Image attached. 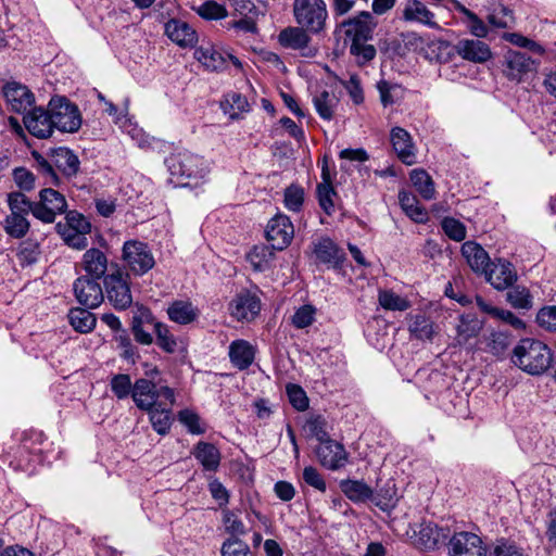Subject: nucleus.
<instances>
[{
	"label": "nucleus",
	"instance_id": "nucleus-56",
	"mask_svg": "<svg viewBox=\"0 0 556 556\" xmlns=\"http://www.w3.org/2000/svg\"><path fill=\"white\" fill-rule=\"evenodd\" d=\"M379 303L380 305L390 311H406L409 307V302L395 294L392 291H381L379 293Z\"/></svg>",
	"mask_w": 556,
	"mask_h": 556
},
{
	"label": "nucleus",
	"instance_id": "nucleus-31",
	"mask_svg": "<svg viewBox=\"0 0 556 556\" xmlns=\"http://www.w3.org/2000/svg\"><path fill=\"white\" fill-rule=\"evenodd\" d=\"M165 34L181 47L190 46L195 40V31L184 21L170 20L165 24Z\"/></svg>",
	"mask_w": 556,
	"mask_h": 556
},
{
	"label": "nucleus",
	"instance_id": "nucleus-49",
	"mask_svg": "<svg viewBox=\"0 0 556 556\" xmlns=\"http://www.w3.org/2000/svg\"><path fill=\"white\" fill-rule=\"evenodd\" d=\"M442 536L444 535L441 533V530L438 528L437 525L432 522H425L420 526L418 532V541L424 548H434Z\"/></svg>",
	"mask_w": 556,
	"mask_h": 556
},
{
	"label": "nucleus",
	"instance_id": "nucleus-38",
	"mask_svg": "<svg viewBox=\"0 0 556 556\" xmlns=\"http://www.w3.org/2000/svg\"><path fill=\"white\" fill-rule=\"evenodd\" d=\"M144 324H153V316L150 309L142 307L139 314L132 316L131 332L135 340L143 345H150L153 342L151 333L143 329Z\"/></svg>",
	"mask_w": 556,
	"mask_h": 556
},
{
	"label": "nucleus",
	"instance_id": "nucleus-9",
	"mask_svg": "<svg viewBox=\"0 0 556 556\" xmlns=\"http://www.w3.org/2000/svg\"><path fill=\"white\" fill-rule=\"evenodd\" d=\"M376 26L377 22L368 11H362L340 24V27L344 30L345 37L349 38L351 42L370 40Z\"/></svg>",
	"mask_w": 556,
	"mask_h": 556
},
{
	"label": "nucleus",
	"instance_id": "nucleus-41",
	"mask_svg": "<svg viewBox=\"0 0 556 556\" xmlns=\"http://www.w3.org/2000/svg\"><path fill=\"white\" fill-rule=\"evenodd\" d=\"M222 108L225 113L229 114L230 118H238L243 112L250 110V104L244 96L239 92H229L225 96L222 102Z\"/></svg>",
	"mask_w": 556,
	"mask_h": 556
},
{
	"label": "nucleus",
	"instance_id": "nucleus-42",
	"mask_svg": "<svg viewBox=\"0 0 556 556\" xmlns=\"http://www.w3.org/2000/svg\"><path fill=\"white\" fill-rule=\"evenodd\" d=\"M377 89L384 108L399 102L404 97V89L401 85L384 79L378 81Z\"/></svg>",
	"mask_w": 556,
	"mask_h": 556
},
{
	"label": "nucleus",
	"instance_id": "nucleus-21",
	"mask_svg": "<svg viewBox=\"0 0 556 556\" xmlns=\"http://www.w3.org/2000/svg\"><path fill=\"white\" fill-rule=\"evenodd\" d=\"M401 18L405 22L421 24L429 28H439L434 13L420 0H406L402 9Z\"/></svg>",
	"mask_w": 556,
	"mask_h": 556
},
{
	"label": "nucleus",
	"instance_id": "nucleus-45",
	"mask_svg": "<svg viewBox=\"0 0 556 556\" xmlns=\"http://www.w3.org/2000/svg\"><path fill=\"white\" fill-rule=\"evenodd\" d=\"M408 330L410 334L418 340L431 341L435 333L433 323L421 314H418L413 318V321L409 325Z\"/></svg>",
	"mask_w": 556,
	"mask_h": 556
},
{
	"label": "nucleus",
	"instance_id": "nucleus-16",
	"mask_svg": "<svg viewBox=\"0 0 556 556\" xmlns=\"http://www.w3.org/2000/svg\"><path fill=\"white\" fill-rule=\"evenodd\" d=\"M315 452L319 463L330 470L343 467L348 460V453L344 446L331 439L321 442Z\"/></svg>",
	"mask_w": 556,
	"mask_h": 556
},
{
	"label": "nucleus",
	"instance_id": "nucleus-28",
	"mask_svg": "<svg viewBox=\"0 0 556 556\" xmlns=\"http://www.w3.org/2000/svg\"><path fill=\"white\" fill-rule=\"evenodd\" d=\"M194 58L208 71L220 72L227 67L226 53L213 45H202L194 51Z\"/></svg>",
	"mask_w": 556,
	"mask_h": 556
},
{
	"label": "nucleus",
	"instance_id": "nucleus-20",
	"mask_svg": "<svg viewBox=\"0 0 556 556\" xmlns=\"http://www.w3.org/2000/svg\"><path fill=\"white\" fill-rule=\"evenodd\" d=\"M3 96L16 113L25 112L35 102L34 93L25 85L16 81L7 83L3 86Z\"/></svg>",
	"mask_w": 556,
	"mask_h": 556
},
{
	"label": "nucleus",
	"instance_id": "nucleus-40",
	"mask_svg": "<svg viewBox=\"0 0 556 556\" xmlns=\"http://www.w3.org/2000/svg\"><path fill=\"white\" fill-rule=\"evenodd\" d=\"M410 181L425 200L434 198V182L425 169H413L410 173Z\"/></svg>",
	"mask_w": 556,
	"mask_h": 556
},
{
	"label": "nucleus",
	"instance_id": "nucleus-48",
	"mask_svg": "<svg viewBox=\"0 0 556 556\" xmlns=\"http://www.w3.org/2000/svg\"><path fill=\"white\" fill-rule=\"evenodd\" d=\"M506 293L507 302L515 308L529 309L532 307V296L526 287L515 286Z\"/></svg>",
	"mask_w": 556,
	"mask_h": 556
},
{
	"label": "nucleus",
	"instance_id": "nucleus-33",
	"mask_svg": "<svg viewBox=\"0 0 556 556\" xmlns=\"http://www.w3.org/2000/svg\"><path fill=\"white\" fill-rule=\"evenodd\" d=\"M340 489L354 503L371 502L372 489L363 480H342Z\"/></svg>",
	"mask_w": 556,
	"mask_h": 556
},
{
	"label": "nucleus",
	"instance_id": "nucleus-55",
	"mask_svg": "<svg viewBox=\"0 0 556 556\" xmlns=\"http://www.w3.org/2000/svg\"><path fill=\"white\" fill-rule=\"evenodd\" d=\"M367 41L351 42L350 53L355 56L358 65H365L375 59L377 51L372 45H367Z\"/></svg>",
	"mask_w": 556,
	"mask_h": 556
},
{
	"label": "nucleus",
	"instance_id": "nucleus-19",
	"mask_svg": "<svg viewBox=\"0 0 556 556\" xmlns=\"http://www.w3.org/2000/svg\"><path fill=\"white\" fill-rule=\"evenodd\" d=\"M390 141L401 162L406 165L416 163V148L407 130L402 127H393L390 132Z\"/></svg>",
	"mask_w": 556,
	"mask_h": 556
},
{
	"label": "nucleus",
	"instance_id": "nucleus-60",
	"mask_svg": "<svg viewBox=\"0 0 556 556\" xmlns=\"http://www.w3.org/2000/svg\"><path fill=\"white\" fill-rule=\"evenodd\" d=\"M287 395L290 404L299 412H304L308 408V397L302 387L289 383L286 387Z\"/></svg>",
	"mask_w": 556,
	"mask_h": 556
},
{
	"label": "nucleus",
	"instance_id": "nucleus-58",
	"mask_svg": "<svg viewBox=\"0 0 556 556\" xmlns=\"http://www.w3.org/2000/svg\"><path fill=\"white\" fill-rule=\"evenodd\" d=\"M222 556H253L249 545L238 538H230L223 543Z\"/></svg>",
	"mask_w": 556,
	"mask_h": 556
},
{
	"label": "nucleus",
	"instance_id": "nucleus-15",
	"mask_svg": "<svg viewBox=\"0 0 556 556\" xmlns=\"http://www.w3.org/2000/svg\"><path fill=\"white\" fill-rule=\"evenodd\" d=\"M504 74L509 80L520 83L525 75L535 70L534 61L526 53L508 50L504 56Z\"/></svg>",
	"mask_w": 556,
	"mask_h": 556
},
{
	"label": "nucleus",
	"instance_id": "nucleus-18",
	"mask_svg": "<svg viewBox=\"0 0 556 556\" xmlns=\"http://www.w3.org/2000/svg\"><path fill=\"white\" fill-rule=\"evenodd\" d=\"M28 132L34 137L46 139L53 132V125L48 110L34 108L23 118Z\"/></svg>",
	"mask_w": 556,
	"mask_h": 556
},
{
	"label": "nucleus",
	"instance_id": "nucleus-26",
	"mask_svg": "<svg viewBox=\"0 0 556 556\" xmlns=\"http://www.w3.org/2000/svg\"><path fill=\"white\" fill-rule=\"evenodd\" d=\"M81 267L86 271L85 276L94 279H104L109 268V261L104 252L99 249L91 248L84 253Z\"/></svg>",
	"mask_w": 556,
	"mask_h": 556
},
{
	"label": "nucleus",
	"instance_id": "nucleus-22",
	"mask_svg": "<svg viewBox=\"0 0 556 556\" xmlns=\"http://www.w3.org/2000/svg\"><path fill=\"white\" fill-rule=\"evenodd\" d=\"M455 51L472 63H485L492 58L489 45L479 39H460L455 45Z\"/></svg>",
	"mask_w": 556,
	"mask_h": 556
},
{
	"label": "nucleus",
	"instance_id": "nucleus-64",
	"mask_svg": "<svg viewBox=\"0 0 556 556\" xmlns=\"http://www.w3.org/2000/svg\"><path fill=\"white\" fill-rule=\"evenodd\" d=\"M536 321L545 330L556 332V306L542 307L536 315Z\"/></svg>",
	"mask_w": 556,
	"mask_h": 556
},
{
	"label": "nucleus",
	"instance_id": "nucleus-57",
	"mask_svg": "<svg viewBox=\"0 0 556 556\" xmlns=\"http://www.w3.org/2000/svg\"><path fill=\"white\" fill-rule=\"evenodd\" d=\"M197 13L204 20H222L227 16V10L224 5L215 1H205L197 8Z\"/></svg>",
	"mask_w": 556,
	"mask_h": 556
},
{
	"label": "nucleus",
	"instance_id": "nucleus-36",
	"mask_svg": "<svg viewBox=\"0 0 556 556\" xmlns=\"http://www.w3.org/2000/svg\"><path fill=\"white\" fill-rule=\"evenodd\" d=\"M371 502L382 511L394 509L397 502L395 483L392 480H388L376 492L372 490Z\"/></svg>",
	"mask_w": 556,
	"mask_h": 556
},
{
	"label": "nucleus",
	"instance_id": "nucleus-35",
	"mask_svg": "<svg viewBox=\"0 0 556 556\" xmlns=\"http://www.w3.org/2000/svg\"><path fill=\"white\" fill-rule=\"evenodd\" d=\"M71 326L80 333L91 332L97 325V317L87 307H74L68 312Z\"/></svg>",
	"mask_w": 556,
	"mask_h": 556
},
{
	"label": "nucleus",
	"instance_id": "nucleus-14",
	"mask_svg": "<svg viewBox=\"0 0 556 556\" xmlns=\"http://www.w3.org/2000/svg\"><path fill=\"white\" fill-rule=\"evenodd\" d=\"M228 311L237 320H252L261 311V301L257 295L243 291L230 301Z\"/></svg>",
	"mask_w": 556,
	"mask_h": 556
},
{
	"label": "nucleus",
	"instance_id": "nucleus-52",
	"mask_svg": "<svg viewBox=\"0 0 556 556\" xmlns=\"http://www.w3.org/2000/svg\"><path fill=\"white\" fill-rule=\"evenodd\" d=\"M154 332L156 344L166 353H174L177 349V342L168 326L162 323H154Z\"/></svg>",
	"mask_w": 556,
	"mask_h": 556
},
{
	"label": "nucleus",
	"instance_id": "nucleus-61",
	"mask_svg": "<svg viewBox=\"0 0 556 556\" xmlns=\"http://www.w3.org/2000/svg\"><path fill=\"white\" fill-rule=\"evenodd\" d=\"M444 233L452 240L460 242L466 238V227L453 217H445L441 223Z\"/></svg>",
	"mask_w": 556,
	"mask_h": 556
},
{
	"label": "nucleus",
	"instance_id": "nucleus-24",
	"mask_svg": "<svg viewBox=\"0 0 556 556\" xmlns=\"http://www.w3.org/2000/svg\"><path fill=\"white\" fill-rule=\"evenodd\" d=\"M460 252L476 274L482 275L492 263L488 252L475 241L464 242Z\"/></svg>",
	"mask_w": 556,
	"mask_h": 556
},
{
	"label": "nucleus",
	"instance_id": "nucleus-53",
	"mask_svg": "<svg viewBox=\"0 0 556 556\" xmlns=\"http://www.w3.org/2000/svg\"><path fill=\"white\" fill-rule=\"evenodd\" d=\"M304 202V189L299 185H290L285 189V206L292 212H300Z\"/></svg>",
	"mask_w": 556,
	"mask_h": 556
},
{
	"label": "nucleus",
	"instance_id": "nucleus-30",
	"mask_svg": "<svg viewBox=\"0 0 556 556\" xmlns=\"http://www.w3.org/2000/svg\"><path fill=\"white\" fill-rule=\"evenodd\" d=\"M51 159L56 169L66 177H73L78 173L79 160L68 148L60 147L52 150Z\"/></svg>",
	"mask_w": 556,
	"mask_h": 556
},
{
	"label": "nucleus",
	"instance_id": "nucleus-13",
	"mask_svg": "<svg viewBox=\"0 0 556 556\" xmlns=\"http://www.w3.org/2000/svg\"><path fill=\"white\" fill-rule=\"evenodd\" d=\"M482 275L492 287L500 291L508 289L517 280V271L514 265L504 258L492 261Z\"/></svg>",
	"mask_w": 556,
	"mask_h": 556
},
{
	"label": "nucleus",
	"instance_id": "nucleus-29",
	"mask_svg": "<svg viewBox=\"0 0 556 556\" xmlns=\"http://www.w3.org/2000/svg\"><path fill=\"white\" fill-rule=\"evenodd\" d=\"M192 455L206 471H216L220 465L219 450L212 443L200 441L193 447Z\"/></svg>",
	"mask_w": 556,
	"mask_h": 556
},
{
	"label": "nucleus",
	"instance_id": "nucleus-10",
	"mask_svg": "<svg viewBox=\"0 0 556 556\" xmlns=\"http://www.w3.org/2000/svg\"><path fill=\"white\" fill-rule=\"evenodd\" d=\"M98 280L88 276H80L74 281V295L84 307L97 308L103 302L104 291Z\"/></svg>",
	"mask_w": 556,
	"mask_h": 556
},
{
	"label": "nucleus",
	"instance_id": "nucleus-54",
	"mask_svg": "<svg viewBox=\"0 0 556 556\" xmlns=\"http://www.w3.org/2000/svg\"><path fill=\"white\" fill-rule=\"evenodd\" d=\"M488 22L496 28H508L515 23V17L510 9L501 4L489 14Z\"/></svg>",
	"mask_w": 556,
	"mask_h": 556
},
{
	"label": "nucleus",
	"instance_id": "nucleus-1",
	"mask_svg": "<svg viewBox=\"0 0 556 556\" xmlns=\"http://www.w3.org/2000/svg\"><path fill=\"white\" fill-rule=\"evenodd\" d=\"M510 362L528 375L540 376L551 367L553 353L542 341L525 338L513 349Z\"/></svg>",
	"mask_w": 556,
	"mask_h": 556
},
{
	"label": "nucleus",
	"instance_id": "nucleus-11",
	"mask_svg": "<svg viewBox=\"0 0 556 556\" xmlns=\"http://www.w3.org/2000/svg\"><path fill=\"white\" fill-rule=\"evenodd\" d=\"M265 233L271 249L281 251L291 243L294 228L287 215L278 214L268 222Z\"/></svg>",
	"mask_w": 556,
	"mask_h": 556
},
{
	"label": "nucleus",
	"instance_id": "nucleus-62",
	"mask_svg": "<svg viewBox=\"0 0 556 556\" xmlns=\"http://www.w3.org/2000/svg\"><path fill=\"white\" fill-rule=\"evenodd\" d=\"M40 255L39 243L33 240L22 242L18 251V257L23 265H31L38 261Z\"/></svg>",
	"mask_w": 556,
	"mask_h": 556
},
{
	"label": "nucleus",
	"instance_id": "nucleus-25",
	"mask_svg": "<svg viewBox=\"0 0 556 556\" xmlns=\"http://www.w3.org/2000/svg\"><path fill=\"white\" fill-rule=\"evenodd\" d=\"M316 193L320 208L327 215H331L334 211L333 198L337 195V191L331 182V175L326 157L324 159L321 167V182L317 185Z\"/></svg>",
	"mask_w": 556,
	"mask_h": 556
},
{
	"label": "nucleus",
	"instance_id": "nucleus-50",
	"mask_svg": "<svg viewBox=\"0 0 556 556\" xmlns=\"http://www.w3.org/2000/svg\"><path fill=\"white\" fill-rule=\"evenodd\" d=\"M33 157L36 161L37 170L45 177V184L59 186L60 178L52 160L48 161L38 152H33Z\"/></svg>",
	"mask_w": 556,
	"mask_h": 556
},
{
	"label": "nucleus",
	"instance_id": "nucleus-6",
	"mask_svg": "<svg viewBox=\"0 0 556 556\" xmlns=\"http://www.w3.org/2000/svg\"><path fill=\"white\" fill-rule=\"evenodd\" d=\"M53 128L62 132H76L81 126L78 106L65 97H53L48 103Z\"/></svg>",
	"mask_w": 556,
	"mask_h": 556
},
{
	"label": "nucleus",
	"instance_id": "nucleus-37",
	"mask_svg": "<svg viewBox=\"0 0 556 556\" xmlns=\"http://www.w3.org/2000/svg\"><path fill=\"white\" fill-rule=\"evenodd\" d=\"M168 402L160 403L159 405L152 407L151 409H146L149 412L150 421L153 429L159 434H166L172 425V410Z\"/></svg>",
	"mask_w": 556,
	"mask_h": 556
},
{
	"label": "nucleus",
	"instance_id": "nucleus-59",
	"mask_svg": "<svg viewBox=\"0 0 556 556\" xmlns=\"http://www.w3.org/2000/svg\"><path fill=\"white\" fill-rule=\"evenodd\" d=\"M111 390L114 395L122 400L126 399L132 392L130 376L127 374H118L111 379Z\"/></svg>",
	"mask_w": 556,
	"mask_h": 556
},
{
	"label": "nucleus",
	"instance_id": "nucleus-8",
	"mask_svg": "<svg viewBox=\"0 0 556 556\" xmlns=\"http://www.w3.org/2000/svg\"><path fill=\"white\" fill-rule=\"evenodd\" d=\"M65 197L52 188L39 192V201L35 203L34 217L46 224L54 223L56 215L65 213Z\"/></svg>",
	"mask_w": 556,
	"mask_h": 556
},
{
	"label": "nucleus",
	"instance_id": "nucleus-23",
	"mask_svg": "<svg viewBox=\"0 0 556 556\" xmlns=\"http://www.w3.org/2000/svg\"><path fill=\"white\" fill-rule=\"evenodd\" d=\"M313 252L320 263L332 268H340L345 260L343 250L328 237H324L315 242Z\"/></svg>",
	"mask_w": 556,
	"mask_h": 556
},
{
	"label": "nucleus",
	"instance_id": "nucleus-3",
	"mask_svg": "<svg viewBox=\"0 0 556 556\" xmlns=\"http://www.w3.org/2000/svg\"><path fill=\"white\" fill-rule=\"evenodd\" d=\"M293 14L298 25L311 34H320L328 17L324 0H294Z\"/></svg>",
	"mask_w": 556,
	"mask_h": 556
},
{
	"label": "nucleus",
	"instance_id": "nucleus-32",
	"mask_svg": "<svg viewBox=\"0 0 556 556\" xmlns=\"http://www.w3.org/2000/svg\"><path fill=\"white\" fill-rule=\"evenodd\" d=\"M168 318L179 325L193 323L199 316V309L190 301H174L167 308Z\"/></svg>",
	"mask_w": 556,
	"mask_h": 556
},
{
	"label": "nucleus",
	"instance_id": "nucleus-7",
	"mask_svg": "<svg viewBox=\"0 0 556 556\" xmlns=\"http://www.w3.org/2000/svg\"><path fill=\"white\" fill-rule=\"evenodd\" d=\"M122 260L125 268L130 274L138 277L146 275L155 265L154 255L150 247L139 240H128L124 242Z\"/></svg>",
	"mask_w": 556,
	"mask_h": 556
},
{
	"label": "nucleus",
	"instance_id": "nucleus-51",
	"mask_svg": "<svg viewBox=\"0 0 556 556\" xmlns=\"http://www.w3.org/2000/svg\"><path fill=\"white\" fill-rule=\"evenodd\" d=\"M55 229L58 233L62 236L65 243L76 250H84L88 245V240L86 238V235L88 232H79V231H73L71 229H67L63 224L58 223L55 225Z\"/></svg>",
	"mask_w": 556,
	"mask_h": 556
},
{
	"label": "nucleus",
	"instance_id": "nucleus-63",
	"mask_svg": "<svg viewBox=\"0 0 556 556\" xmlns=\"http://www.w3.org/2000/svg\"><path fill=\"white\" fill-rule=\"evenodd\" d=\"M270 253L268 252L267 247L265 245H255L253 249L248 253L247 260L251 264L254 270L262 271L267 265L268 262V255Z\"/></svg>",
	"mask_w": 556,
	"mask_h": 556
},
{
	"label": "nucleus",
	"instance_id": "nucleus-2",
	"mask_svg": "<svg viewBox=\"0 0 556 556\" xmlns=\"http://www.w3.org/2000/svg\"><path fill=\"white\" fill-rule=\"evenodd\" d=\"M165 164L172 177L178 180H199L204 179L210 173V166L204 157L193 154L189 151L172 153Z\"/></svg>",
	"mask_w": 556,
	"mask_h": 556
},
{
	"label": "nucleus",
	"instance_id": "nucleus-12",
	"mask_svg": "<svg viewBox=\"0 0 556 556\" xmlns=\"http://www.w3.org/2000/svg\"><path fill=\"white\" fill-rule=\"evenodd\" d=\"M448 556H486V548L480 536L472 532L455 533L448 542Z\"/></svg>",
	"mask_w": 556,
	"mask_h": 556
},
{
	"label": "nucleus",
	"instance_id": "nucleus-46",
	"mask_svg": "<svg viewBox=\"0 0 556 556\" xmlns=\"http://www.w3.org/2000/svg\"><path fill=\"white\" fill-rule=\"evenodd\" d=\"M29 222L24 216L9 214L3 220V229L12 238L22 239L29 230Z\"/></svg>",
	"mask_w": 556,
	"mask_h": 556
},
{
	"label": "nucleus",
	"instance_id": "nucleus-47",
	"mask_svg": "<svg viewBox=\"0 0 556 556\" xmlns=\"http://www.w3.org/2000/svg\"><path fill=\"white\" fill-rule=\"evenodd\" d=\"M313 103L323 119L330 121L333 117V108L337 104V99L333 94L324 90L314 96Z\"/></svg>",
	"mask_w": 556,
	"mask_h": 556
},
{
	"label": "nucleus",
	"instance_id": "nucleus-39",
	"mask_svg": "<svg viewBox=\"0 0 556 556\" xmlns=\"http://www.w3.org/2000/svg\"><path fill=\"white\" fill-rule=\"evenodd\" d=\"M399 202L402 210L408 217L417 223H424L427 219V212L418 205L416 195L410 192L400 191Z\"/></svg>",
	"mask_w": 556,
	"mask_h": 556
},
{
	"label": "nucleus",
	"instance_id": "nucleus-27",
	"mask_svg": "<svg viewBox=\"0 0 556 556\" xmlns=\"http://www.w3.org/2000/svg\"><path fill=\"white\" fill-rule=\"evenodd\" d=\"M228 355L235 368L245 370L254 362L255 349L249 341L238 339L230 343Z\"/></svg>",
	"mask_w": 556,
	"mask_h": 556
},
{
	"label": "nucleus",
	"instance_id": "nucleus-5",
	"mask_svg": "<svg viewBox=\"0 0 556 556\" xmlns=\"http://www.w3.org/2000/svg\"><path fill=\"white\" fill-rule=\"evenodd\" d=\"M114 270L104 277L103 286L110 304L118 311H124L132 304L130 291V274L123 273L118 265H113Z\"/></svg>",
	"mask_w": 556,
	"mask_h": 556
},
{
	"label": "nucleus",
	"instance_id": "nucleus-43",
	"mask_svg": "<svg viewBox=\"0 0 556 556\" xmlns=\"http://www.w3.org/2000/svg\"><path fill=\"white\" fill-rule=\"evenodd\" d=\"M35 203L30 201L23 192H11L8 194V205L10 214L26 217L29 213L34 215Z\"/></svg>",
	"mask_w": 556,
	"mask_h": 556
},
{
	"label": "nucleus",
	"instance_id": "nucleus-4",
	"mask_svg": "<svg viewBox=\"0 0 556 556\" xmlns=\"http://www.w3.org/2000/svg\"><path fill=\"white\" fill-rule=\"evenodd\" d=\"M131 397L136 406L142 410L151 409L152 407L163 403L161 399L173 405L175 402V394L172 388L167 386H159L152 379L141 378L136 380Z\"/></svg>",
	"mask_w": 556,
	"mask_h": 556
},
{
	"label": "nucleus",
	"instance_id": "nucleus-44",
	"mask_svg": "<svg viewBox=\"0 0 556 556\" xmlns=\"http://www.w3.org/2000/svg\"><path fill=\"white\" fill-rule=\"evenodd\" d=\"M511 343V336L505 331H492L485 337V351L494 356L503 355Z\"/></svg>",
	"mask_w": 556,
	"mask_h": 556
},
{
	"label": "nucleus",
	"instance_id": "nucleus-34",
	"mask_svg": "<svg viewBox=\"0 0 556 556\" xmlns=\"http://www.w3.org/2000/svg\"><path fill=\"white\" fill-rule=\"evenodd\" d=\"M482 329V323L473 315H462L456 326L455 340L458 345L466 344L470 339L476 338Z\"/></svg>",
	"mask_w": 556,
	"mask_h": 556
},
{
	"label": "nucleus",
	"instance_id": "nucleus-17",
	"mask_svg": "<svg viewBox=\"0 0 556 556\" xmlns=\"http://www.w3.org/2000/svg\"><path fill=\"white\" fill-rule=\"evenodd\" d=\"M279 43L287 49L300 50L304 56H314L316 50L308 47L311 38L302 26L287 27L278 36Z\"/></svg>",
	"mask_w": 556,
	"mask_h": 556
}]
</instances>
